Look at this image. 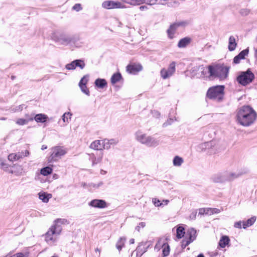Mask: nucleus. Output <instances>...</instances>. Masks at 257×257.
<instances>
[{
  "label": "nucleus",
  "mask_w": 257,
  "mask_h": 257,
  "mask_svg": "<svg viewBox=\"0 0 257 257\" xmlns=\"http://www.w3.org/2000/svg\"><path fill=\"white\" fill-rule=\"evenodd\" d=\"M256 118V112L249 105H243L239 108L236 111V122L243 126L251 125L254 122Z\"/></svg>",
  "instance_id": "nucleus-1"
},
{
  "label": "nucleus",
  "mask_w": 257,
  "mask_h": 257,
  "mask_svg": "<svg viewBox=\"0 0 257 257\" xmlns=\"http://www.w3.org/2000/svg\"><path fill=\"white\" fill-rule=\"evenodd\" d=\"M224 85L212 86L208 89L206 97L217 102H222L224 99Z\"/></svg>",
  "instance_id": "nucleus-2"
},
{
  "label": "nucleus",
  "mask_w": 257,
  "mask_h": 257,
  "mask_svg": "<svg viewBox=\"0 0 257 257\" xmlns=\"http://www.w3.org/2000/svg\"><path fill=\"white\" fill-rule=\"evenodd\" d=\"M52 39L59 44L68 45H74L78 47V42L79 39L76 37H72L66 33H52L51 36Z\"/></svg>",
  "instance_id": "nucleus-3"
},
{
  "label": "nucleus",
  "mask_w": 257,
  "mask_h": 257,
  "mask_svg": "<svg viewBox=\"0 0 257 257\" xmlns=\"http://www.w3.org/2000/svg\"><path fill=\"white\" fill-rule=\"evenodd\" d=\"M208 68L210 76L218 77L220 79H224L227 77L229 67L217 64L214 66L209 65Z\"/></svg>",
  "instance_id": "nucleus-4"
},
{
  "label": "nucleus",
  "mask_w": 257,
  "mask_h": 257,
  "mask_svg": "<svg viewBox=\"0 0 257 257\" xmlns=\"http://www.w3.org/2000/svg\"><path fill=\"white\" fill-rule=\"evenodd\" d=\"M135 137L138 142L149 147H155L159 144V140L151 136H148L141 131L137 132Z\"/></svg>",
  "instance_id": "nucleus-5"
},
{
  "label": "nucleus",
  "mask_w": 257,
  "mask_h": 257,
  "mask_svg": "<svg viewBox=\"0 0 257 257\" xmlns=\"http://www.w3.org/2000/svg\"><path fill=\"white\" fill-rule=\"evenodd\" d=\"M62 231L60 225L54 224L45 233V240L49 244H53L56 241L55 236L59 235Z\"/></svg>",
  "instance_id": "nucleus-6"
},
{
  "label": "nucleus",
  "mask_w": 257,
  "mask_h": 257,
  "mask_svg": "<svg viewBox=\"0 0 257 257\" xmlns=\"http://www.w3.org/2000/svg\"><path fill=\"white\" fill-rule=\"evenodd\" d=\"M254 79V75L250 69L245 71L240 72L236 77L237 82L244 86L251 83Z\"/></svg>",
  "instance_id": "nucleus-7"
},
{
  "label": "nucleus",
  "mask_w": 257,
  "mask_h": 257,
  "mask_svg": "<svg viewBox=\"0 0 257 257\" xmlns=\"http://www.w3.org/2000/svg\"><path fill=\"white\" fill-rule=\"evenodd\" d=\"M197 148L199 151L206 152L209 155L214 154L218 152V145L214 140L201 143L197 146Z\"/></svg>",
  "instance_id": "nucleus-8"
},
{
  "label": "nucleus",
  "mask_w": 257,
  "mask_h": 257,
  "mask_svg": "<svg viewBox=\"0 0 257 257\" xmlns=\"http://www.w3.org/2000/svg\"><path fill=\"white\" fill-rule=\"evenodd\" d=\"M176 71V62L174 61L172 62L168 69L163 68L160 71L161 77L164 79H166L172 76Z\"/></svg>",
  "instance_id": "nucleus-9"
},
{
  "label": "nucleus",
  "mask_w": 257,
  "mask_h": 257,
  "mask_svg": "<svg viewBox=\"0 0 257 257\" xmlns=\"http://www.w3.org/2000/svg\"><path fill=\"white\" fill-rule=\"evenodd\" d=\"M66 153V151L61 147H56L52 149L51 157L54 161H56L59 158L64 156Z\"/></svg>",
  "instance_id": "nucleus-10"
},
{
  "label": "nucleus",
  "mask_w": 257,
  "mask_h": 257,
  "mask_svg": "<svg viewBox=\"0 0 257 257\" xmlns=\"http://www.w3.org/2000/svg\"><path fill=\"white\" fill-rule=\"evenodd\" d=\"M150 245L151 244L149 241L140 242L136 249L137 257H141L147 251Z\"/></svg>",
  "instance_id": "nucleus-11"
},
{
  "label": "nucleus",
  "mask_w": 257,
  "mask_h": 257,
  "mask_svg": "<svg viewBox=\"0 0 257 257\" xmlns=\"http://www.w3.org/2000/svg\"><path fill=\"white\" fill-rule=\"evenodd\" d=\"M143 67L140 64H130L126 67L127 72L131 74H137L138 72L142 71Z\"/></svg>",
  "instance_id": "nucleus-12"
},
{
  "label": "nucleus",
  "mask_w": 257,
  "mask_h": 257,
  "mask_svg": "<svg viewBox=\"0 0 257 257\" xmlns=\"http://www.w3.org/2000/svg\"><path fill=\"white\" fill-rule=\"evenodd\" d=\"M89 206L97 208H104L107 207V204L105 200L102 199H93L88 203Z\"/></svg>",
  "instance_id": "nucleus-13"
},
{
  "label": "nucleus",
  "mask_w": 257,
  "mask_h": 257,
  "mask_svg": "<svg viewBox=\"0 0 257 257\" xmlns=\"http://www.w3.org/2000/svg\"><path fill=\"white\" fill-rule=\"evenodd\" d=\"M225 172L220 173L214 174L211 177V180L215 183H223L227 181Z\"/></svg>",
  "instance_id": "nucleus-14"
},
{
  "label": "nucleus",
  "mask_w": 257,
  "mask_h": 257,
  "mask_svg": "<svg viewBox=\"0 0 257 257\" xmlns=\"http://www.w3.org/2000/svg\"><path fill=\"white\" fill-rule=\"evenodd\" d=\"M121 4L120 2H114L113 1H105L102 4V7L104 9H111L115 8H121Z\"/></svg>",
  "instance_id": "nucleus-15"
},
{
  "label": "nucleus",
  "mask_w": 257,
  "mask_h": 257,
  "mask_svg": "<svg viewBox=\"0 0 257 257\" xmlns=\"http://www.w3.org/2000/svg\"><path fill=\"white\" fill-rule=\"evenodd\" d=\"M196 230L193 228H190L187 230L185 238L193 242L196 239Z\"/></svg>",
  "instance_id": "nucleus-16"
},
{
  "label": "nucleus",
  "mask_w": 257,
  "mask_h": 257,
  "mask_svg": "<svg viewBox=\"0 0 257 257\" xmlns=\"http://www.w3.org/2000/svg\"><path fill=\"white\" fill-rule=\"evenodd\" d=\"M118 143V141L115 139L104 140L103 141V148L104 149H109L111 146H114Z\"/></svg>",
  "instance_id": "nucleus-17"
},
{
  "label": "nucleus",
  "mask_w": 257,
  "mask_h": 257,
  "mask_svg": "<svg viewBox=\"0 0 257 257\" xmlns=\"http://www.w3.org/2000/svg\"><path fill=\"white\" fill-rule=\"evenodd\" d=\"M106 80L103 78H97L95 80V86L98 88L103 89L107 86Z\"/></svg>",
  "instance_id": "nucleus-18"
},
{
  "label": "nucleus",
  "mask_w": 257,
  "mask_h": 257,
  "mask_svg": "<svg viewBox=\"0 0 257 257\" xmlns=\"http://www.w3.org/2000/svg\"><path fill=\"white\" fill-rule=\"evenodd\" d=\"M186 24L185 22H180L175 23L170 25L169 28L167 30L166 32H173L177 30L179 27H184Z\"/></svg>",
  "instance_id": "nucleus-19"
},
{
  "label": "nucleus",
  "mask_w": 257,
  "mask_h": 257,
  "mask_svg": "<svg viewBox=\"0 0 257 257\" xmlns=\"http://www.w3.org/2000/svg\"><path fill=\"white\" fill-rule=\"evenodd\" d=\"M34 119L37 122L44 123L45 122L48 117L47 115L43 113L37 114L33 117Z\"/></svg>",
  "instance_id": "nucleus-20"
},
{
  "label": "nucleus",
  "mask_w": 257,
  "mask_h": 257,
  "mask_svg": "<svg viewBox=\"0 0 257 257\" xmlns=\"http://www.w3.org/2000/svg\"><path fill=\"white\" fill-rule=\"evenodd\" d=\"M237 46L236 39L233 36H230L229 38L228 48L230 51H234Z\"/></svg>",
  "instance_id": "nucleus-21"
},
{
  "label": "nucleus",
  "mask_w": 257,
  "mask_h": 257,
  "mask_svg": "<svg viewBox=\"0 0 257 257\" xmlns=\"http://www.w3.org/2000/svg\"><path fill=\"white\" fill-rule=\"evenodd\" d=\"M90 148L96 150H102L103 148V142H101L99 140L93 141L90 145Z\"/></svg>",
  "instance_id": "nucleus-22"
},
{
  "label": "nucleus",
  "mask_w": 257,
  "mask_h": 257,
  "mask_svg": "<svg viewBox=\"0 0 257 257\" xmlns=\"http://www.w3.org/2000/svg\"><path fill=\"white\" fill-rule=\"evenodd\" d=\"M230 239L228 236L226 235L222 236L218 243L219 246L221 248L225 247L229 242Z\"/></svg>",
  "instance_id": "nucleus-23"
},
{
  "label": "nucleus",
  "mask_w": 257,
  "mask_h": 257,
  "mask_svg": "<svg viewBox=\"0 0 257 257\" xmlns=\"http://www.w3.org/2000/svg\"><path fill=\"white\" fill-rule=\"evenodd\" d=\"M191 40V38L187 37L182 38L179 41L178 47L179 48H184L190 43Z\"/></svg>",
  "instance_id": "nucleus-24"
},
{
  "label": "nucleus",
  "mask_w": 257,
  "mask_h": 257,
  "mask_svg": "<svg viewBox=\"0 0 257 257\" xmlns=\"http://www.w3.org/2000/svg\"><path fill=\"white\" fill-rule=\"evenodd\" d=\"M122 79L121 74L119 72H116L114 73L110 79L111 83L112 84H114L117 82H118Z\"/></svg>",
  "instance_id": "nucleus-25"
},
{
  "label": "nucleus",
  "mask_w": 257,
  "mask_h": 257,
  "mask_svg": "<svg viewBox=\"0 0 257 257\" xmlns=\"http://www.w3.org/2000/svg\"><path fill=\"white\" fill-rule=\"evenodd\" d=\"M256 217L252 216L251 218L248 219L246 221L243 222L242 227L244 229L246 228L253 224L256 220Z\"/></svg>",
  "instance_id": "nucleus-26"
},
{
  "label": "nucleus",
  "mask_w": 257,
  "mask_h": 257,
  "mask_svg": "<svg viewBox=\"0 0 257 257\" xmlns=\"http://www.w3.org/2000/svg\"><path fill=\"white\" fill-rule=\"evenodd\" d=\"M51 197V194L45 192H40L39 193V199L44 203H47Z\"/></svg>",
  "instance_id": "nucleus-27"
},
{
  "label": "nucleus",
  "mask_w": 257,
  "mask_h": 257,
  "mask_svg": "<svg viewBox=\"0 0 257 257\" xmlns=\"http://www.w3.org/2000/svg\"><path fill=\"white\" fill-rule=\"evenodd\" d=\"M185 234V228L182 226H179L176 229V237L179 238H182Z\"/></svg>",
  "instance_id": "nucleus-28"
},
{
  "label": "nucleus",
  "mask_w": 257,
  "mask_h": 257,
  "mask_svg": "<svg viewBox=\"0 0 257 257\" xmlns=\"http://www.w3.org/2000/svg\"><path fill=\"white\" fill-rule=\"evenodd\" d=\"M20 152L17 154H11L8 156V159L9 161L14 162L15 161H18L19 159L22 158V156Z\"/></svg>",
  "instance_id": "nucleus-29"
},
{
  "label": "nucleus",
  "mask_w": 257,
  "mask_h": 257,
  "mask_svg": "<svg viewBox=\"0 0 257 257\" xmlns=\"http://www.w3.org/2000/svg\"><path fill=\"white\" fill-rule=\"evenodd\" d=\"M33 120H34L33 117H29L28 118H26V119L19 118L17 120L16 123L19 125H23L27 124L29 121H32Z\"/></svg>",
  "instance_id": "nucleus-30"
},
{
  "label": "nucleus",
  "mask_w": 257,
  "mask_h": 257,
  "mask_svg": "<svg viewBox=\"0 0 257 257\" xmlns=\"http://www.w3.org/2000/svg\"><path fill=\"white\" fill-rule=\"evenodd\" d=\"M183 162V159L178 156H175L173 160V163L175 166H180Z\"/></svg>",
  "instance_id": "nucleus-31"
},
{
  "label": "nucleus",
  "mask_w": 257,
  "mask_h": 257,
  "mask_svg": "<svg viewBox=\"0 0 257 257\" xmlns=\"http://www.w3.org/2000/svg\"><path fill=\"white\" fill-rule=\"evenodd\" d=\"M76 68L79 67L81 69H83L85 67V63L83 60L76 59L74 60Z\"/></svg>",
  "instance_id": "nucleus-32"
},
{
  "label": "nucleus",
  "mask_w": 257,
  "mask_h": 257,
  "mask_svg": "<svg viewBox=\"0 0 257 257\" xmlns=\"http://www.w3.org/2000/svg\"><path fill=\"white\" fill-rule=\"evenodd\" d=\"M53 169L50 167H46L41 169V174L44 176H48L51 174Z\"/></svg>",
  "instance_id": "nucleus-33"
},
{
  "label": "nucleus",
  "mask_w": 257,
  "mask_h": 257,
  "mask_svg": "<svg viewBox=\"0 0 257 257\" xmlns=\"http://www.w3.org/2000/svg\"><path fill=\"white\" fill-rule=\"evenodd\" d=\"M163 248L162 250V254L163 256H167L170 253V246L167 243H164Z\"/></svg>",
  "instance_id": "nucleus-34"
},
{
  "label": "nucleus",
  "mask_w": 257,
  "mask_h": 257,
  "mask_svg": "<svg viewBox=\"0 0 257 257\" xmlns=\"http://www.w3.org/2000/svg\"><path fill=\"white\" fill-rule=\"evenodd\" d=\"M81 91L87 96H90V91L85 84H79Z\"/></svg>",
  "instance_id": "nucleus-35"
},
{
  "label": "nucleus",
  "mask_w": 257,
  "mask_h": 257,
  "mask_svg": "<svg viewBox=\"0 0 257 257\" xmlns=\"http://www.w3.org/2000/svg\"><path fill=\"white\" fill-rule=\"evenodd\" d=\"M72 114L69 112L64 113L62 116V119L64 122H68L71 119Z\"/></svg>",
  "instance_id": "nucleus-36"
},
{
  "label": "nucleus",
  "mask_w": 257,
  "mask_h": 257,
  "mask_svg": "<svg viewBox=\"0 0 257 257\" xmlns=\"http://www.w3.org/2000/svg\"><path fill=\"white\" fill-rule=\"evenodd\" d=\"M225 174H226V178H227V181H231L235 178H236L238 177V175L232 172H225Z\"/></svg>",
  "instance_id": "nucleus-37"
},
{
  "label": "nucleus",
  "mask_w": 257,
  "mask_h": 257,
  "mask_svg": "<svg viewBox=\"0 0 257 257\" xmlns=\"http://www.w3.org/2000/svg\"><path fill=\"white\" fill-rule=\"evenodd\" d=\"M248 53L249 49L247 48L241 51L238 55L241 58V59H244L245 56H247Z\"/></svg>",
  "instance_id": "nucleus-38"
},
{
  "label": "nucleus",
  "mask_w": 257,
  "mask_h": 257,
  "mask_svg": "<svg viewBox=\"0 0 257 257\" xmlns=\"http://www.w3.org/2000/svg\"><path fill=\"white\" fill-rule=\"evenodd\" d=\"M207 215H212L213 214H214V213H219L220 211L219 209H217V208H207Z\"/></svg>",
  "instance_id": "nucleus-39"
},
{
  "label": "nucleus",
  "mask_w": 257,
  "mask_h": 257,
  "mask_svg": "<svg viewBox=\"0 0 257 257\" xmlns=\"http://www.w3.org/2000/svg\"><path fill=\"white\" fill-rule=\"evenodd\" d=\"M102 159V154L100 156H99L98 158H96L95 156H93L92 157V165H94L96 164H97L98 163H100Z\"/></svg>",
  "instance_id": "nucleus-40"
},
{
  "label": "nucleus",
  "mask_w": 257,
  "mask_h": 257,
  "mask_svg": "<svg viewBox=\"0 0 257 257\" xmlns=\"http://www.w3.org/2000/svg\"><path fill=\"white\" fill-rule=\"evenodd\" d=\"M152 202L156 207H162L164 206L163 203L161 202V201L157 198H153Z\"/></svg>",
  "instance_id": "nucleus-41"
},
{
  "label": "nucleus",
  "mask_w": 257,
  "mask_h": 257,
  "mask_svg": "<svg viewBox=\"0 0 257 257\" xmlns=\"http://www.w3.org/2000/svg\"><path fill=\"white\" fill-rule=\"evenodd\" d=\"M192 241L189 240L187 238H184L181 241V247L183 249H184L187 246H188L190 243H191Z\"/></svg>",
  "instance_id": "nucleus-42"
},
{
  "label": "nucleus",
  "mask_w": 257,
  "mask_h": 257,
  "mask_svg": "<svg viewBox=\"0 0 257 257\" xmlns=\"http://www.w3.org/2000/svg\"><path fill=\"white\" fill-rule=\"evenodd\" d=\"M75 65L74 61H73L71 63L67 64L65 66V68L66 69L69 70H74L76 68Z\"/></svg>",
  "instance_id": "nucleus-43"
},
{
  "label": "nucleus",
  "mask_w": 257,
  "mask_h": 257,
  "mask_svg": "<svg viewBox=\"0 0 257 257\" xmlns=\"http://www.w3.org/2000/svg\"><path fill=\"white\" fill-rule=\"evenodd\" d=\"M88 80H89V75H85L81 79L79 84H85V85H86L88 82Z\"/></svg>",
  "instance_id": "nucleus-44"
},
{
  "label": "nucleus",
  "mask_w": 257,
  "mask_h": 257,
  "mask_svg": "<svg viewBox=\"0 0 257 257\" xmlns=\"http://www.w3.org/2000/svg\"><path fill=\"white\" fill-rule=\"evenodd\" d=\"M103 185V182L102 181H100L97 184L91 183L88 185V186L91 188L92 187L94 188L97 189V188H99L100 187L102 186Z\"/></svg>",
  "instance_id": "nucleus-45"
},
{
  "label": "nucleus",
  "mask_w": 257,
  "mask_h": 257,
  "mask_svg": "<svg viewBox=\"0 0 257 257\" xmlns=\"http://www.w3.org/2000/svg\"><path fill=\"white\" fill-rule=\"evenodd\" d=\"M174 118L175 119L173 118L169 117V119L163 124V126L166 127L168 125L171 124L174 122V120H177V119L175 117Z\"/></svg>",
  "instance_id": "nucleus-46"
},
{
  "label": "nucleus",
  "mask_w": 257,
  "mask_h": 257,
  "mask_svg": "<svg viewBox=\"0 0 257 257\" xmlns=\"http://www.w3.org/2000/svg\"><path fill=\"white\" fill-rule=\"evenodd\" d=\"M133 2L132 3L127 2V3L131 4V5H139L143 3H146V0H132Z\"/></svg>",
  "instance_id": "nucleus-47"
},
{
  "label": "nucleus",
  "mask_w": 257,
  "mask_h": 257,
  "mask_svg": "<svg viewBox=\"0 0 257 257\" xmlns=\"http://www.w3.org/2000/svg\"><path fill=\"white\" fill-rule=\"evenodd\" d=\"M250 13V10L247 9H242L240 11V14L242 16H246Z\"/></svg>",
  "instance_id": "nucleus-48"
},
{
  "label": "nucleus",
  "mask_w": 257,
  "mask_h": 257,
  "mask_svg": "<svg viewBox=\"0 0 257 257\" xmlns=\"http://www.w3.org/2000/svg\"><path fill=\"white\" fill-rule=\"evenodd\" d=\"M72 9L77 12H79L82 9L81 4H76L74 5L72 8Z\"/></svg>",
  "instance_id": "nucleus-49"
},
{
  "label": "nucleus",
  "mask_w": 257,
  "mask_h": 257,
  "mask_svg": "<svg viewBox=\"0 0 257 257\" xmlns=\"http://www.w3.org/2000/svg\"><path fill=\"white\" fill-rule=\"evenodd\" d=\"M145 226L146 223L144 222H141L135 227V229L139 232L141 228H144Z\"/></svg>",
  "instance_id": "nucleus-50"
},
{
  "label": "nucleus",
  "mask_w": 257,
  "mask_h": 257,
  "mask_svg": "<svg viewBox=\"0 0 257 257\" xmlns=\"http://www.w3.org/2000/svg\"><path fill=\"white\" fill-rule=\"evenodd\" d=\"M0 166H1V167L4 170V171H7V169L9 167V165L5 163V162H4L3 161L2 162H1L0 163Z\"/></svg>",
  "instance_id": "nucleus-51"
},
{
  "label": "nucleus",
  "mask_w": 257,
  "mask_h": 257,
  "mask_svg": "<svg viewBox=\"0 0 257 257\" xmlns=\"http://www.w3.org/2000/svg\"><path fill=\"white\" fill-rule=\"evenodd\" d=\"M197 211H193L191 213L189 216V218L191 220H195L196 218Z\"/></svg>",
  "instance_id": "nucleus-52"
},
{
  "label": "nucleus",
  "mask_w": 257,
  "mask_h": 257,
  "mask_svg": "<svg viewBox=\"0 0 257 257\" xmlns=\"http://www.w3.org/2000/svg\"><path fill=\"white\" fill-rule=\"evenodd\" d=\"M67 221V220L65 219H57L55 221L54 224H58V223L63 224Z\"/></svg>",
  "instance_id": "nucleus-53"
},
{
  "label": "nucleus",
  "mask_w": 257,
  "mask_h": 257,
  "mask_svg": "<svg viewBox=\"0 0 257 257\" xmlns=\"http://www.w3.org/2000/svg\"><path fill=\"white\" fill-rule=\"evenodd\" d=\"M160 0H146V3L150 5H154L156 3H159Z\"/></svg>",
  "instance_id": "nucleus-54"
},
{
  "label": "nucleus",
  "mask_w": 257,
  "mask_h": 257,
  "mask_svg": "<svg viewBox=\"0 0 257 257\" xmlns=\"http://www.w3.org/2000/svg\"><path fill=\"white\" fill-rule=\"evenodd\" d=\"M240 60H242L241 58L238 56V55H237L233 58V63L235 64H238L240 62Z\"/></svg>",
  "instance_id": "nucleus-55"
},
{
  "label": "nucleus",
  "mask_w": 257,
  "mask_h": 257,
  "mask_svg": "<svg viewBox=\"0 0 257 257\" xmlns=\"http://www.w3.org/2000/svg\"><path fill=\"white\" fill-rule=\"evenodd\" d=\"M207 212H208L207 208V209L200 208L199 210V214H200V215L207 214Z\"/></svg>",
  "instance_id": "nucleus-56"
},
{
  "label": "nucleus",
  "mask_w": 257,
  "mask_h": 257,
  "mask_svg": "<svg viewBox=\"0 0 257 257\" xmlns=\"http://www.w3.org/2000/svg\"><path fill=\"white\" fill-rule=\"evenodd\" d=\"M20 154H21L22 158L28 156L30 154V153L28 150H25L24 152L22 151L21 152H20Z\"/></svg>",
  "instance_id": "nucleus-57"
},
{
  "label": "nucleus",
  "mask_w": 257,
  "mask_h": 257,
  "mask_svg": "<svg viewBox=\"0 0 257 257\" xmlns=\"http://www.w3.org/2000/svg\"><path fill=\"white\" fill-rule=\"evenodd\" d=\"M234 227L237 228H241V222L240 221L234 223Z\"/></svg>",
  "instance_id": "nucleus-58"
},
{
  "label": "nucleus",
  "mask_w": 257,
  "mask_h": 257,
  "mask_svg": "<svg viewBox=\"0 0 257 257\" xmlns=\"http://www.w3.org/2000/svg\"><path fill=\"white\" fill-rule=\"evenodd\" d=\"M126 240V238L124 237H120L119 240L117 241V242H119V244H121L122 243H123V245H124V243Z\"/></svg>",
  "instance_id": "nucleus-59"
},
{
  "label": "nucleus",
  "mask_w": 257,
  "mask_h": 257,
  "mask_svg": "<svg viewBox=\"0 0 257 257\" xmlns=\"http://www.w3.org/2000/svg\"><path fill=\"white\" fill-rule=\"evenodd\" d=\"M124 246V245H123V243H122L121 244H119V242H117L116 244V248L120 251L122 248Z\"/></svg>",
  "instance_id": "nucleus-60"
},
{
  "label": "nucleus",
  "mask_w": 257,
  "mask_h": 257,
  "mask_svg": "<svg viewBox=\"0 0 257 257\" xmlns=\"http://www.w3.org/2000/svg\"><path fill=\"white\" fill-rule=\"evenodd\" d=\"M10 257H25L24 253L22 252H19L14 254L13 255L11 256Z\"/></svg>",
  "instance_id": "nucleus-61"
},
{
  "label": "nucleus",
  "mask_w": 257,
  "mask_h": 257,
  "mask_svg": "<svg viewBox=\"0 0 257 257\" xmlns=\"http://www.w3.org/2000/svg\"><path fill=\"white\" fill-rule=\"evenodd\" d=\"M24 106V105L22 104V105H20L19 106L16 107L15 108V111H21L23 109V106Z\"/></svg>",
  "instance_id": "nucleus-62"
},
{
  "label": "nucleus",
  "mask_w": 257,
  "mask_h": 257,
  "mask_svg": "<svg viewBox=\"0 0 257 257\" xmlns=\"http://www.w3.org/2000/svg\"><path fill=\"white\" fill-rule=\"evenodd\" d=\"M218 251L216 250V251H213V252H212V255H211L212 256H217L218 255Z\"/></svg>",
  "instance_id": "nucleus-63"
},
{
  "label": "nucleus",
  "mask_w": 257,
  "mask_h": 257,
  "mask_svg": "<svg viewBox=\"0 0 257 257\" xmlns=\"http://www.w3.org/2000/svg\"><path fill=\"white\" fill-rule=\"evenodd\" d=\"M169 200L165 199V200H163L162 202H163V203L164 202L165 203L164 205H167L168 203H169Z\"/></svg>",
  "instance_id": "nucleus-64"
}]
</instances>
